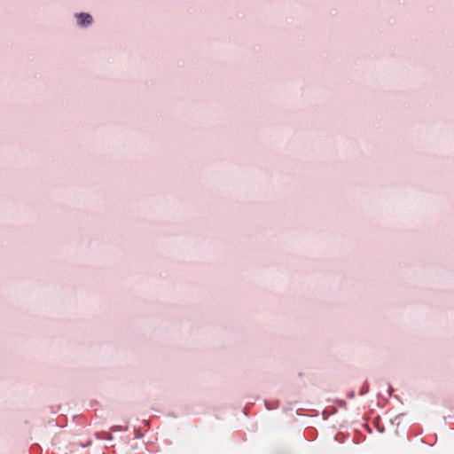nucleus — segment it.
<instances>
[{
    "mask_svg": "<svg viewBox=\"0 0 454 454\" xmlns=\"http://www.w3.org/2000/svg\"><path fill=\"white\" fill-rule=\"evenodd\" d=\"M78 23L81 26H87L92 22V17L89 13L82 12L77 15Z\"/></svg>",
    "mask_w": 454,
    "mask_h": 454,
    "instance_id": "f257e3e1",
    "label": "nucleus"
}]
</instances>
